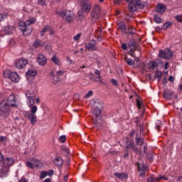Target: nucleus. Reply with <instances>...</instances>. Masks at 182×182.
I'll use <instances>...</instances> for the list:
<instances>
[{
    "label": "nucleus",
    "instance_id": "1",
    "mask_svg": "<svg viewBox=\"0 0 182 182\" xmlns=\"http://www.w3.org/2000/svg\"><path fill=\"white\" fill-rule=\"evenodd\" d=\"M35 22H36V18H29L26 22L20 21L18 23V28L23 35H31L33 31V28L31 26L33 25V23H35Z\"/></svg>",
    "mask_w": 182,
    "mask_h": 182
},
{
    "label": "nucleus",
    "instance_id": "2",
    "mask_svg": "<svg viewBox=\"0 0 182 182\" xmlns=\"http://www.w3.org/2000/svg\"><path fill=\"white\" fill-rule=\"evenodd\" d=\"M92 113L95 116V119H93V123L98 127L101 126L100 122L98 121L99 117H100V114L102 113V104L99 102H95L92 106Z\"/></svg>",
    "mask_w": 182,
    "mask_h": 182
},
{
    "label": "nucleus",
    "instance_id": "3",
    "mask_svg": "<svg viewBox=\"0 0 182 182\" xmlns=\"http://www.w3.org/2000/svg\"><path fill=\"white\" fill-rule=\"evenodd\" d=\"M56 14L63 18V19H65L68 23H72L75 21V14L70 10H60L57 11Z\"/></svg>",
    "mask_w": 182,
    "mask_h": 182
},
{
    "label": "nucleus",
    "instance_id": "4",
    "mask_svg": "<svg viewBox=\"0 0 182 182\" xmlns=\"http://www.w3.org/2000/svg\"><path fill=\"white\" fill-rule=\"evenodd\" d=\"M3 76L4 77L10 79L11 82H15L18 83L19 82V75L15 72H11L9 70H5L3 71Z\"/></svg>",
    "mask_w": 182,
    "mask_h": 182
},
{
    "label": "nucleus",
    "instance_id": "5",
    "mask_svg": "<svg viewBox=\"0 0 182 182\" xmlns=\"http://www.w3.org/2000/svg\"><path fill=\"white\" fill-rule=\"evenodd\" d=\"M100 15H102V11L100 9V6H95L91 12V19L93 22H96L99 18H100Z\"/></svg>",
    "mask_w": 182,
    "mask_h": 182
},
{
    "label": "nucleus",
    "instance_id": "6",
    "mask_svg": "<svg viewBox=\"0 0 182 182\" xmlns=\"http://www.w3.org/2000/svg\"><path fill=\"white\" fill-rule=\"evenodd\" d=\"M159 58L168 60L173 58V52L170 50V48H166L165 50H160L159 53Z\"/></svg>",
    "mask_w": 182,
    "mask_h": 182
},
{
    "label": "nucleus",
    "instance_id": "7",
    "mask_svg": "<svg viewBox=\"0 0 182 182\" xmlns=\"http://www.w3.org/2000/svg\"><path fill=\"white\" fill-rule=\"evenodd\" d=\"M80 8L85 14H89L92 10V3L87 0H82L80 1Z\"/></svg>",
    "mask_w": 182,
    "mask_h": 182
},
{
    "label": "nucleus",
    "instance_id": "8",
    "mask_svg": "<svg viewBox=\"0 0 182 182\" xmlns=\"http://www.w3.org/2000/svg\"><path fill=\"white\" fill-rule=\"evenodd\" d=\"M97 42L95 39H92L89 43H85V48L87 50L92 52V50H97Z\"/></svg>",
    "mask_w": 182,
    "mask_h": 182
},
{
    "label": "nucleus",
    "instance_id": "9",
    "mask_svg": "<svg viewBox=\"0 0 182 182\" xmlns=\"http://www.w3.org/2000/svg\"><path fill=\"white\" fill-rule=\"evenodd\" d=\"M14 63L17 69H23V68L28 65V60L21 58L19 60H16Z\"/></svg>",
    "mask_w": 182,
    "mask_h": 182
},
{
    "label": "nucleus",
    "instance_id": "10",
    "mask_svg": "<svg viewBox=\"0 0 182 182\" xmlns=\"http://www.w3.org/2000/svg\"><path fill=\"white\" fill-rule=\"evenodd\" d=\"M15 163V159L12 157H6V159H3V166L6 167L9 169L10 167L14 166Z\"/></svg>",
    "mask_w": 182,
    "mask_h": 182
},
{
    "label": "nucleus",
    "instance_id": "11",
    "mask_svg": "<svg viewBox=\"0 0 182 182\" xmlns=\"http://www.w3.org/2000/svg\"><path fill=\"white\" fill-rule=\"evenodd\" d=\"M11 105L7 104L6 101H1L0 103V110L3 113H8L11 110Z\"/></svg>",
    "mask_w": 182,
    "mask_h": 182
},
{
    "label": "nucleus",
    "instance_id": "12",
    "mask_svg": "<svg viewBox=\"0 0 182 182\" xmlns=\"http://www.w3.org/2000/svg\"><path fill=\"white\" fill-rule=\"evenodd\" d=\"M48 62V58L43 54H38L37 56V63L40 66H45Z\"/></svg>",
    "mask_w": 182,
    "mask_h": 182
},
{
    "label": "nucleus",
    "instance_id": "13",
    "mask_svg": "<svg viewBox=\"0 0 182 182\" xmlns=\"http://www.w3.org/2000/svg\"><path fill=\"white\" fill-rule=\"evenodd\" d=\"M31 161H33V164L31 161L26 162L27 167H29L30 168H35V166L36 167H39V166H41V161L39 160L32 158Z\"/></svg>",
    "mask_w": 182,
    "mask_h": 182
},
{
    "label": "nucleus",
    "instance_id": "14",
    "mask_svg": "<svg viewBox=\"0 0 182 182\" xmlns=\"http://www.w3.org/2000/svg\"><path fill=\"white\" fill-rule=\"evenodd\" d=\"M138 170L139 171V177H146V173L147 172V166L144 164L138 165Z\"/></svg>",
    "mask_w": 182,
    "mask_h": 182
},
{
    "label": "nucleus",
    "instance_id": "15",
    "mask_svg": "<svg viewBox=\"0 0 182 182\" xmlns=\"http://www.w3.org/2000/svg\"><path fill=\"white\" fill-rule=\"evenodd\" d=\"M126 149L127 150H130V149H132L135 153H139V149L134 146V142L133 141L127 140Z\"/></svg>",
    "mask_w": 182,
    "mask_h": 182
},
{
    "label": "nucleus",
    "instance_id": "16",
    "mask_svg": "<svg viewBox=\"0 0 182 182\" xmlns=\"http://www.w3.org/2000/svg\"><path fill=\"white\" fill-rule=\"evenodd\" d=\"M46 32H49V35L55 34V31H53L52 30V28H50V26L49 25H46L43 27L42 31L40 32L41 36H44V35H45V33H46Z\"/></svg>",
    "mask_w": 182,
    "mask_h": 182
},
{
    "label": "nucleus",
    "instance_id": "17",
    "mask_svg": "<svg viewBox=\"0 0 182 182\" xmlns=\"http://www.w3.org/2000/svg\"><path fill=\"white\" fill-rule=\"evenodd\" d=\"M6 103L9 104L11 106V107H15L16 106V100H15V95L12 94L10 95Z\"/></svg>",
    "mask_w": 182,
    "mask_h": 182
},
{
    "label": "nucleus",
    "instance_id": "18",
    "mask_svg": "<svg viewBox=\"0 0 182 182\" xmlns=\"http://www.w3.org/2000/svg\"><path fill=\"white\" fill-rule=\"evenodd\" d=\"M95 75H96V77H91V80H94L95 82H100V83H105L102 80V76L100 75V71L99 70H95Z\"/></svg>",
    "mask_w": 182,
    "mask_h": 182
},
{
    "label": "nucleus",
    "instance_id": "19",
    "mask_svg": "<svg viewBox=\"0 0 182 182\" xmlns=\"http://www.w3.org/2000/svg\"><path fill=\"white\" fill-rule=\"evenodd\" d=\"M26 117H28V120H30L31 124L35 126L36 124V122L38 120V117L35 114H27Z\"/></svg>",
    "mask_w": 182,
    "mask_h": 182
},
{
    "label": "nucleus",
    "instance_id": "20",
    "mask_svg": "<svg viewBox=\"0 0 182 182\" xmlns=\"http://www.w3.org/2000/svg\"><path fill=\"white\" fill-rule=\"evenodd\" d=\"M117 26L118 31L122 32V34L127 33V31H126V23L119 21L117 23Z\"/></svg>",
    "mask_w": 182,
    "mask_h": 182
},
{
    "label": "nucleus",
    "instance_id": "21",
    "mask_svg": "<svg viewBox=\"0 0 182 182\" xmlns=\"http://www.w3.org/2000/svg\"><path fill=\"white\" fill-rule=\"evenodd\" d=\"M167 9V7L166 6V4H159L156 6V11L158 12V14H164Z\"/></svg>",
    "mask_w": 182,
    "mask_h": 182
},
{
    "label": "nucleus",
    "instance_id": "22",
    "mask_svg": "<svg viewBox=\"0 0 182 182\" xmlns=\"http://www.w3.org/2000/svg\"><path fill=\"white\" fill-rule=\"evenodd\" d=\"M65 75V71L59 70L56 72V76H53V80L54 83H57L58 82H60V78L58 76H63Z\"/></svg>",
    "mask_w": 182,
    "mask_h": 182
},
{
    "label": "nucleus",
    "instance_id": "23",
    "mask_svg": "<svg viewBox=\"0 0 182 182\" xmlns=\"http://www.w3.org/2000/svg\"><path fill=\"white\" fill-rule=\"evenodd\" d=\"M173 96H174V92H171V91H170V90H165L164 91V97L165 99L170 100L173 99Z\"/></svg>",
    "mask_w": 182,
    "mask_h": 182
},
{
    "label": "nucleus",
    "instance_id": "24",
    "mask_svg": "<svg viewBox=\"0 0 182 182\" xmlns=\"http://www.w3.org/2000/svg\"><path fill=\"white\" fill-rule=\"evenodd\" d=\"M8 173H9V168L3 166L2 168L0 169V178H3V177H6V176H8Z\"/></svg>",
    "mask_w": 182,
    "mask_h": 182
},
{
    "label": "nucleus",
    "instance_id": "25",
    "mask_svg": "<svg viewBox=\"0 0 182 182\" xmlns=\"http://www.w3.org/2000/svg\"><path fill=\"white\" fill-rule=\"evenodd\" d=\"M54 164L58 167H62L63 165V159L60 156H57L54 159Z\"/></svg>",
    "mask_w": 182,
    "mask_h": 182
},
{
    "label": "nucleus",
    "instance_id": "26",
    "mask_svg": "<svg viewBox=\"0 0 182 182\" xmlns=\"http://www.w3.org/2000/svg\"><path fill=\"white\" fill-rule=\"evenodd\" d=\"M114 176H115V177H117V178H119V180H126L129 178V175H127V173H114Z\"/></svg>",
    "mask_w": 182,
    "mask_h": 182
},
{
    "label": "nucleus",
    "instance_id": "27",
    "mask_svg": "<svg viewBox=\"0 0 182 182\" xmlns=\"http://www.w3.org/2000/svg\"><path fill=\"white\" fill-rule=\"evenodd\" d=\"M33 48H35V49H38V48H42L45 46V43L38 39L34 41V43H33Z\"/></svg>",
    "mask_w": 182,
    "mask_h": 182
},
{
    "label": "nucleus",
    "instance_id": "28",
    "mask_svg": "<svg viewBox=\"0 0 182 182\" xmlns=\"http://www.w3.org/2000/svg\"><path fill=\"white\" fill-rule=\"evenodd\" d=\"M128 47L130 49L131 52H134V50H137V44L134 41H129Z\"/></svg>",
    "mask_w": 182,
    "mask_h": 182
},
{
    "label": "nucleus",
    "instance_id": "29",
    "mask_svg": "<svg viewBox=\"0 0 182 182\" xmlns=\"http://www.w3.org/2000/svg\"><path fill=\"white\" fill-rule=\"evenodd\" d=\"M128 9L129 12H136V11H137V6L134 3H130L128 5Z\"/></svg>",
    "mask_w": 182,
    "mask_h": 182
},
{
    "label": "nucleus",
    "instance_id": "30",
    "mask_svg": "<svg viewBox=\"0 0 182 182\" xmlns=\"http://www.w3.org/2000/svg\"><path fill=\"white\" fill-rule=\"evenodd\" d=\"M26 75L28 77L30 76L31 77H35V76L38 75V72H36L35 70H28L26 73Z\"/></svg>",
    "mask_w": 182,
    "mask_h": 182
},
{
    "label": "nucleus",
    "instance_id": "31",
    "mask_svg": "<svg viewBox=\"0 0 182 182\" xmlns=\"http://www.w3.org/2000/svg\"><path fill=\"white\" fill-rule=\"evenodd\" d=\"M51 60L53 63H54L55 65H57V66H60V60L58 58V56L53 55L51 58Z\"/></svg>",
    "mask_w": 182,
    "mask_h": 182
},
{
    "label": "nucleus",
    "instance_id": "32",
    "mask_svg": "<svg viewBox=\"0 0 182 182\" xmlns=\"http://www.w3.org/2000/svg\"><path fill=\"white\" fill-rule=\"evenodd\" d=\"M124 62L125 63H127L129 66H133V65H134V60L132 58H128L127 57H124Z\"/></svg>",
    "mask_w": 182,
    "mask_h": 182
},
{
    "label": "nucleus",
    "instance_id": "33",
    "mask_svg": "<svg viewBox=\"0 0 182 182\" xmlns=\"http://www.w3.org/2000/svg\"><path fill=\"white\" fill-rule=\"evenodd\" d=\"M35 100H36L35 97L28 99L27 105H28V107H32V106H33V105H35Z\"/></svg>",
    "mask_w": 182,
    "mask_h": 182
},
{
    "label": "nucleus",
    "instance_id": "34",
    "mask_svg": "<svg viewBox=\"0 0 182 182\" xmlns=\"http://www.w3.org/2000/svg\"><path fill=\"white\" fill-rule=\"evenodd\" d=\"M95 36L97 39V41H99L100 42V41H102V30L98 29L95 31Z\"/></svg>",
    "mask_w": 182,
    "mask_h": 182
},
{
    "label": "nucleus",
    "instance_id": "35",
    "mask_svg": "<svg viewBox=\"0 0 182 182\" xmlns=\"http://www.w3.org/2000/svg\"><path fill=\"white\" fill-rule=\"evenodd\" d=\"M171 25H173V22L168 21L163 24L162 29H164V31H167V29H168V28H170V26H171Z\"/></svg>",
    "mask_w": 182,
    "mask_h": 182
},
{
    "label": "nucleus",
    "instance_id": "36",
    "mask_svg": "<svg viewBox=\"0 0 182 182\" xmlns=\"http://www.w3.org/2000/svg\"><path fill=\"white\" fill-rule=\"evenodd\" d=\"M154 21L156 22V23H161V22H163L161 17H160V16H159L157 14H155L154 16Z\"/></svg>",
    "mask_w": 182,
    "mask_h": 182
},
{
    "label": "nucleus",
    "instance_id": "37",
    "mask_svg": "<svg viewBox=\"0 0 182 182\" xmlns=\"http://www.w3.org/2000/svg\"><path fill=\"white\" fill-rule=\"evenodd\" d=\"M26 96L27 99H31L32 97H35V93L33 92V91H27L26 92Z\"/></svg>",
    "mask_w": 182,
    "mask_h": 182
},
{
    "label": "nucleus",
    "instance_id": "38",
    "mask_svg": "<svg viewBox=\"0 0 182 182\" xmlns=\"http://www.w3.org/2000/svg\"><path fill=\"white\" fill-rule=\"evenodd\" d=\"M31 109V113H30L31 114H36V112H38V107H36V105H32L31 107H29Z\"/></svg>",
    "mask_w": 182,
    "mask_h": 182
},
{
    "label": "nucleus",
    "instance_id": "39",
    "mask_svg": "<svg viewBox=\"0 0 182 182\" xmlns=\"http://www.w3.org/2000/svg\"><path fill=\"white\" fill-rule=\"evenodd\" d=\"M9 15L7 13H1L0 14V22H2V21H5L6 18H8Z\"/></svg>",
    "mask_w": 182,
    "mask_h": 182
},
{
    "label": "nucleus",
    "instance_id": "40",
    "mask_svg": "<svg viewBox=\"0 0 182 182\" xmlns=\"http://www.w3.org/2000/svg\"><path fill=\"white\" fill-rule=\"evenodd\" d=\"M159 66V64L156 61H151L149 63V68L150 69H156Z\"/></svg>",
    "mask_w": 182,
    "mask_h": 182
},
{
    "label": "nucleus",
    "instance_id": "41",
    "mask_svg": "<svg viewBox=\"0 0 182 182\" xmlns=\"http://www.w3.org/2000/svg\"><path fill=\"white\" fill-rule=\"evenodd\" d=\"M135 5L136 6H138V8H140L141 9H143V8H144V5H143V4L141 3V1L140 0H137L135 1Z\"/></svg>",
    "mask_w": 182,
    "mask_h": 182
},
{
    "label": "nucleus",
    "instance_id": "42",
    "mask_svg": "<svg viewBox=\"0 0 182 182\" xmlns=\"http://www.w3.org/2000/svg\"><path fill=\"white\" fill-rule=\"evenodd\" d=\"M46 177H48V171H42L40 175L41 180H43Z\"/></svg>",
    "mask_w": 182,
    "mask_h": 182
},
{
    "label": "nucleus",
    "instance_id": "43",
    "mask_svg": "<svg viewBox=\"0 0 182 182\" xmlns=\"http://www.w3.org/2000/svg\"><path fill=\"white\" fill-rule=\"evenodd\" d=\"M59 141H60V143H65L66 141V136L65 135L60 136L59 138Z\"/></svg>",
    "mask_w": 182,
    "mask_h": 182
},
{
    "label": "nucleus",
    "instance_id": "44",
    "mask_svg": "<svg viewBox=\"0 0 182 182\" xmlns=\"http://www.w3.org/2000/svg\"><path fill=\"white\" fill-rule=\"evenodd\" d=\"M155 77L156 79H158L159 82H160V80H161V73H156Z\"/></svg>",
    "mask_w": 182,
    "mask_h": 182
},
{
    "label": "nucleus",
    "instance_id": "45",
    "mask_svg": "<svg viewBox=\"0 0 182 182\" xmlns=\"http://www.w3.org/2000/svg\"><path fill=\"white\" fill-rule=\"evenodd\" d=\"M77 14H78V16L80 17V18H83V16H85V11H83V10H80V11H79L78 12H77Z\"/></svg>",
    "mask_w": 182,
    "mask_h": 182
},
{
    "label": "nucleus",
    "instance_id": "46",
    "mask_svg": "<svg viewBox=\"0 0 182 182\" xmlns=\"http://www.w3.org/2000/svg\"><path fill=\"white\" fill-rule=\"evenodd\" d=\"M175 19H176V21H178V22L181 23L182 22V16L180 15H176L174 16Z\"/></svg>",
    "mask_w": 182,
    "mask_h": 182
},
{
    "label": "nucleus",
    "instance_id": "47",
    "mask_svg": "<svg viewBox=\"0 0 182 182\" xmlns=\"http://www.w3.org/2000/svg\"><path fill=\"white\" fill-rule=\"evenodd\" d=\"M127 33H129V35H134L135 33L134 28H128Z\"/></svg>",
    "mask_w": 182,
    "mask_h": 182
},
{
    "label": "nucleus",
    "instance_id": "48",
    "mask_svg": "<svg viewBox=\"0 0 182 182\" xmlns=\"http://www.w3.org/2000/svg\"><path fill=\"white\" fill-rule=\"evenodd\" d=\"M111 82L112 83L113 86H119V82L116 79H112Z\"/></svg>",
    "mask_w": 182,
    "mask_h": 182
},
{
    "label": "nucleus",
    "instance_id": "49",
    "mask_svg": "<svg viewBox=\"0 0 182 182\" xmlns=\"http://www.w3.org/2000/svg\"><path fill=\"white\" fill-rule=\"evenodd\" d=\"M80 36H82L81 33H78V34L75 35L73 37L74 41H79V39H80Z\"/></svg>",
    "mask_w": 182,
    "mask_h": 182
},
{
    "label": "nucleus",
    "instance_id": "50",
    "mask_svg": "<svg viewBox=\"0 0 182 182\" xmlns=\"http://www.w3.org/2000/svg\"><path fill=\"white\" fill-rule=\"evenodd\" d=\"M93 95V91H90L87 95H85V99H89L90 96Z\"/></svg>",
    "mask_w": 182,
    "mask_h": 182
},
{
    "label": "nucleus",
    "instance_id": "51",
    "mask_svg": "<svg viewBox=\"0 0 182 182\" xmlns=\"http://www.w3.org/2000/svg\"><path fill=\"white\" fill-rule=\"evenodd\" d=\"M135 143H136V146L140 145V137H139V135H137V134H136V137L135 139Z\"/></svg>",
    "mask_w": 182,
    "mask_h": 182
},
{
    "label": "nucleus",
    "instance_id": "52",
    "mask_svg": "<svg viewBox=\"0 0 182 182\" xmlns=\"http://www.w3.org/2000/svg\"><path fill=\"white\" fill-rule=\"evenodd\" d=\"M147 182H156V178L152 176L147 179Z\"/></svg>",
    "mask_w": 182,
    "mask_h": 182
},
{
    "label": "nucleus",
    "instance_id": "53",
    "mask_svg": "<svg viewBox=\"0 0 182 182\" xmlns=\"http://www.w3.org/2000/svg\"><path fill=\"white\" fill-rule=\"evenodd\" d=\"M136 106L138 109H141V102L139 100H136Z\"/></svg>",
    "mask_w": 182,
    "mask_h": 182
},
{
    "label": "nucleus",
    "instance_id": "54",
    "mask_svg": "<svg viewBox=\"0 0 182 182\" xmlns=\"http://www.w3.org/2000/svg\"><path fill=\"white\" fill-rule=\"evenodd\" d=\"M62 150H63V151H65L66 154H69V148L66 146H63Z\"/></svg>",
    "mask_w": 182,
    "mask_h": 182
},
{
    "label": "nucleus",
    "instance_id": "55",
    "mask_svg": "<svg viewBox=\"0 0 182 182\" xmlns=\"http://www.w3.org/2000/svg\"><path fill=\"white\" fill-rule=\"evenodd\" d=\"M121 48L123 49V50H127V44L122 43Z\"/></svg>",
    "mask_w": 182,
    "mask_h": 182
},
{
    "label": "nucleus",
    "instance_id": "56",
    "mask_svg": "<svg viewBox=\"0 0 182 182\" xmlns=\"http://www.w3.org/2000/svg\"><path fill=\"white\" fill-rule=\"evenodd\" d=\"M55 173V171L54 170H50L48 173H47V176H49L50 177L53 176V173Z\"/></svg>",
    "mask_w": 182,
    "mask_h": 182
},
{
    "label": "nucleus",
    "instance_id": "57",
    "mask_svg": "<svg viewBox=\"0 0 182 182\" xmlns=\"http://www.w3.org/2000/svg\"><path fill=\"white\" fill-rule=\"evenodd\" d=\"M136 133H137V131H134V130L132 131L129 134L130 137H134V134H136Z\"/></svg>",
    "mask_w": 182,
    "mask_h": 182
},
{
    "label": "nucleus",
    "instance_id": "58",
    "mask_svg": "<svg viewBox=\"0 0 182 182\" xmlns=\"http://www.w3.org/2000/svg\"><path fill=\"white\" fill-rule=\"evenodd\" d=\"M38 4L42 6L46 5L45 0H38Z\"/></svg>",
    "mask_w": 182,
    "mask_h": 182
},
{
    "label": "nucleus",
    "instance_id": "59",
    "mask_svg": "<svg viewBox=\"0 0 182 182\" xmlns=\"http://www.w3.org/2000/svg\"><path fill=\"white\" fill-rule=\"evenodd\" d=\"M120 2H122V0H114L113 4H114V5H119Z\"/></svg>",
    "mask_w": 182,
    "mask_h": 182
},
{
    "label": "nucleus",
    "instance_id": "60",
    "mask_svg": "<svg viewBox=\"0 0 182 182\" xmlns=\"http://www.w3.org/2000/svg\"><path fill=\"white\" fill-rule=\"evenodd\" d=\"M4 159V156L2 154V152L0 151V161H2V160Z\"/></svg>",
    "mask_w": 182,
    "mask_h": 182
},
{
    "label": "nucleus",
    "instance_id": "61",
    "mask_svg": "<svg viewBox=\"0 0 182 182\" xmlns=\"http://www.w3.org/2000/svg\"><path fill=\"white\" fill-rule=\"evenodd\" d=\"M168 68H169L168 62H166V63H165V65H164V69H165V70H167V69H168Z\"/></svg>",
    "mask_w": 182,
    "mask_h": 182
},
{
    "label": "nucleus",
    "instance_id": "62",
    "mask_svg": "<svg viewBox=\"0 0 182 182\" xmlns=\"http://www.w3.org/2000/svg\"><path fill=\"white\" fill-rule=\"evenodd\" d=\"M168 80H169V82H174V77L173 76H170L168 77Z\"/></svg>",
    "mask_w": 182,
    "mask_h": 182
},
{
    "label": "nucleus",
    "instance_id": "63",
    "mask_svg": "<svg viewBox=\"0 0 182 182\" xmlns=\"http://www.w3.org/2000/svg\"><path fill=\"white\" fill-rule=\"evenodd\" d=\"M44 182H52V179L48 178L46 180H44Z\"/></svg>",
    "mask_w": 182,
    "mask_h": 182
},
{
    "label": "nucleus",
    "instance_id": "64",
    "mask_svg": "<svg viewBox=\"0 0 182 182\" xmlns=\"http://www.w3.org/2000/svg\"><path fill=\"white\" fill-rule=\"evenodd\" d=\"M18 182H28V180L26 178L21 179Z\"/></svg>",
    "mask_w": 182,
    "mask_h": 182
}]
</instances>
